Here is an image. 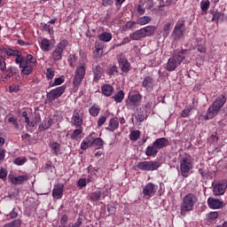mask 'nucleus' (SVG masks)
Listing matches in <instances>:
<instances>
[{"instance_id":"nucleus-21","label":"nucleus","mask_w":227,"mask_h":227,"mask_svg":"<svg viewBox=\"0 0 227 227\" xmlns=\"http://www.w3.org/2000/svg\"><path fill=\"white\" fill-rule=\"evenodd\" d=\"M118 62L121 72H129L130 70V63H129V60H127V59L120 57L118 59Z\"/></svg>"},{"instance_id":"nucleus-33","label":"nucleus","mask_w":227,"mask_h":227,"mask_svg":"<svg viewBox=\"0 0 227 227\" xmlns=\"http://www.w3.org/2000/svg\"><path fill=\"white\" fill-rule=\"evenodd\" d=\"M21 74H23V75H29V74L33 72V66L28 65L27 62L24 64V66H21Z\"/></svg>"},{"instance_id":"nucleus-50","label":"nucleus","mask_w":227,"mask_h":227,"mask_svg":"<svg viewBox=\"0 0 227 227\" xmlns=\"http://www.w3.org/2000/svg\"><path fill=\"white\" fill-rule=\"evenodd\" d=\"M95 49L98 54V52H100V51H102L104 49V43H100V42L97 41L95 43Z\"/></svg>"},{"instance_id":"nucleus-55","label":"nucleus","mask_w":227,"mask_h":227,"mask_svg":"<svg viewBox=\"0 0 227 227\" xmlns=\"http://www.w3.org/2000/svg\"><path fill=\"white\" fill-rule=\"evenodd\" d=\"M107 118L106 116H101L98 121V127H102L106 121Z\"/></svg>"},{"instance_id":"nucleus-17","label":"nucleus","mask_w":227,"mask_h":227,"mask_svg":"<svg viewBox=\"0 0 227 227\" xmlns=\"http://www.w3.org/2000/svg\"><path fill=\"white\" fill-rule=\"evenodd\" d=\"M142 86L146 90V91H153V88L155 86L153 78L150 76H146L145 78H144L142 82Z\"/></svg>"},{"instance_id":"nucleus-52","label":"nucleus","mask_w":227,"mask_h":227,"mask_svg":"<svg viewBox=\"0 0 227 227\" xmlns=\"http://www.w3.org/2000/svg\"><path fill=\"white\" fill-rule=\"evenodd\" d=\"M12 227H20L22 225V221L20 219H16L11 222Z\"/></svg>"},{"instance_id":"nucleus-6","label":"nucleus","mask_w":227,"mask_h":227,"mask_svg":"<svg viewBox=\"0 0 227 227\" xmlns=\"http://www.w3.org/2000/svg\"><path fill=\"white\" fill-rule=\"evenodd\" d=\"M185 23L184 21H178L171 34V38L174 42H180L185 37Z\"/></svg>"},{"instance_id":"nucleus-11","label":"nucleus","mask_w":227,"mask_h":227,"mask_svg":"<svg viewBox=\"0 0 227 227\" xmlns=\"http://www.w3.org/2000/svg\"><path fill=\"white\" fill-rule=\"evenodd\" d=\"M159 189V186L153 183H148L146 185L143 187V197L145 198V200H150V198H153V196H155V192H157V190Z\"/></svg>"},{"instance_id":"nucleus-26","label":"nucleus","mask_w":227,"mask_h":227,"mask_svg":"<svg viewBox=\"0 0 227 227\" xmlns=\"http://www.w3.org/2000/svg\"><path fill=\"white\" fill-rule=\"evenodd\" d=\"M41 49L44 52H49V51L52 49V44L51 43V41L47 38H43L41 41Z\"/></svg>"},{"instance_id":"nucleus-56","label":"nucleus","mask_w":227,"mask_h":227,"mask_svg":"<svg viewBox=\"0 0 227 227\" xmlns=\"http://www.w3.org/2000/svg\"><path fill=\"white\" fill-rule=\"evenodd\" d=\"M26 59L27 60L25 61H27V63H33V64L36 63V59L34 58L33 55H27Z\"/></svg>"},{"instance_id":"nucleus-60","label":"nucleus","mask_w":227,"mask_h":227,"mask_svg":"<svg viewBox=\"0 0 227 227\" xmlns=\"http://www.w3.org/2000/svg\"><path fill=\"white\" fill-rule=\"evenodd\" d=\"M0 70L1 72H4L6 70V62L0 59Z\"/></svg>"},{"instance_id":"nucleus-23","label":"nucleus","mask_w":227,"mask_h":227,"mask_svg":"<svg viewBox=\"0 0 227 227\" xmlns=\"http://www.w3.org/2000/svg\"><path fill=\"white\" fill-rule=\"evenodd\" d=\"M101 91L105 97H111L113 95V92L114 91V87L111 84H104L101 87Z\"/></svg>"},{"instance_id":"nucleus-36","label":"nucleus","mask_w":227,"mask_h":227,"mask_svg":"<svg viewBox=\"0 0 227 227\" xmlns=\"http://www.w3.org/2000/svg\"><path fill=\"white\" fill-rule=\"evenodd\" d=\"M141 137V131L139 130H133L129 134V138L131 141H137Z\"/></svg>"},{"instance_id":"nucleus-30","label":"nucleus","mask_w":227,"mask_h":227,"mask_svg":"<svg viewBox=\"0 0 227 227\" xmlns=\"http://www.w3.org/2000/svg\"><path fill=\"white\" fill-rule=\"evenodd\" d=\"M112 98L114 99L116 104H121L123 102V98H125V92L123 90H119Z\"/></svg>"},{"instance_id":"nucleus-1","label":"nucleus","mask_w":227,"mask_h":227,"mask_svg":"<svg viewBox=\"0 0 227 227\" xmlns=\"http://www.w3.org/2000/svg\"><path fill=\"white\" fill-rule=\"evenodd\" d=\"M187 50H182L179 51H175L173 56L168 59L166 70L168 72H173L182 65V61L185 59V53Z\"/></svg>"},{"instance_id":"nucleus-58","label":"nucleus","mask_w":227,"mask_h":227,"mask_svg":"<svg viewBox=\"0 0 227 227\" xmlns=\"http://www.w3.org/2000/svg\"><path fill=\"white\" fill-rule=\"evenodd\" d=\"M197 49H198L199 52H202V53L207 52V47L205 46V44H199L197 46Z\"/></svg>"},{"instance_id":"nucleus-20","label":"nucleus","mask_w":227,"mask_h":227,"mask_svg":"<svg viewBox=\"0 0 227 227\" xmlns=\"http://www.w3.org/2000/svg\"><path fill=\"white\" fill-rule=\"evenodd\" d=\"M223 203L224 202L214 198L207 199V205L209 208H213V209L222 208Z\"/></svg>"},{"instance_id":"nucleus-13","label":"nucleus","mask_w":227,"mask_h":227,"mask_svg":"<svg viewBox=\"0 0 227 227\" xmlns=\"http://www.w3.org/2000/svg\"><path fill=\"white\" fill-rule=\"evenodd\" d=\"M33 114V113H27V111H24L21 114V116L23 118H25V122L27 124L28 127H35L36 125V123H38V121H40V115L36 114L35 115V121H30L31 120V115Z\"/></svg>"},{"instance_id":"nucleus-27","label":"nucleus","mask_w":227,"mask_h":227,"mask_svg":"<svg viewBox=\"0 0 227 227\" xmlns=\"http://www.w3.org/2000/svg\"><path fill=\"white\" fill-rule=\"evenodd\" d=\"M129 37L131 38V40H136V41L141 40L142 38H145V34L143 32V28L136 30L135 32L129 35Z\"/></svg>"},{"instance_id":"nucleus-16","label":"nucleus","mask_w":227,"mask_h":227,"mask_svg":"<svg viewBox=\"0 0 227 227\" xmlns=\"http://www.w3.org/2000/svg\"><path fill=\"white\" fill-rule=\"evenodd\" d=\"M63 189H65V185L63 184H57L52 191V196L55 200H61L63 198Z\"/></svg>"},{"instance_id":"nucleus-43","label":"nucleus","mask_w":227,"mask_h":227,"mask_svg":"<svg viewBox=\"0 0 227 227\" xmlns=\"http://www.w3.org/2000/svg\"><path fill=\"white\" fill-rule=\"evenodd\" d=\"M104 145V140L100 137L94 138L91 140V146H102Z\"/></svg>"},{"instance_id":"nucleus-5","label":"nucleus","mask_w":227,"mask_h":227,"mask_svg":"<svg viewBox=\"0 0 227 227\" xmlns=\"http://www.w3.org/2000/svg\"><path fill=\"white\" fill-rule=\"evenodd\" d=\"M143 99V96L139 92L129 93L126 99V107L131 111H134L136 107H139L141 106V100Z\"/></svg>"},{"instance_id":"nucleus-54","label":"nucleus","mask_w":227,"mask_h":227,"mask_svg":"<svg viewBox=\"0 0 227 227\" xmlns=\"http://www.w3.org/2000/svg\"><path fill=\"white\" fill-rule=\"evenodd\" d=\"M199 173H200V175H201V176H203L204 178H208V176H210V174L208 173V171L203 170V168H200V169H199Z\"/></svg>"},{"instance_id":"nucleus-37","label":"nucleus","mask_w":227,"mask_h":227,"mask_svg":"<svg viewBox=\"0 0 227 227\" xmlns=\"http://www.w3.org/2000/svg\"><path fill=\"white\" fill-rule=\"evenodd\" d=\"M50 148L51 149L53 153H55V155H58V153H59V152L61 150V145L59 144H58L57 142H54L50 145Z\"/></svg>"},{"instance_id":"nucleus-14","label":"nucleus","mask_w":227,"mask_h":227,"mask_svg":"<svg viewBox=\"0 0 227 227\" xmlns=\"http://www.w3.org/2000/svg\"><path fill=\"white\" fill-rule=\"evenodd\" d=\"M9 181L13 184V185H20V184H24V182H27L29 176L27 175L14 176L13 175H9Z\"/></svg>"},{"instance_id":"nucleus-31","label":"nucleus","mask_w":227,"mask_h":227,"mask_svg":"<svg viewBox=\"0 0 227 227\" xmlns=\"http://www.w3.org/2000/svg\"><path fill=\"white\" fill-rule=\"evenodd\" d=\"M90 146H91V136H89L88 137L84 138L81 143L82 150H88Z\"/></svg>"},{"instance_id":"nucleus-64","label":"nucleus","mask_w":227,"mask_h":227,"mask_svg":"<svg viewBox=\"0 0 227 227\" xmlns=\"http://www.w3.org/2000/svg\"><path fill=\"white\" fill-rule=\"evenodd\" d=\"M145 8H143L142 5L137 6V13L139 15H145Z\"/></svg>"},{"instance_id":"nucleus-45","label":"nucleus","mask_w":227,"mask_h":227,"mask_svg":"<svg viewBox=\"0 0 227 227\" xmlns=\"http://www.w3.org/2000/svg\"><path fill=\"white\" fill-rule=\"evenodd\" d=\"M200 8H201L202 12H207L208 8H210V1H208V0L202 1L200 3Z\"/></svg>"},{"instance_id":"nucleus-22","label":"nucleus","mask_w":227,"mask_h":227,"mask_svg":"<svg viewBox=\"0 0 227 227\" xmlns=\"http://www.w3.org/2000/svg\"><path fill=\"white\" fill-rule=\"evenodd\" d=\"M158 153H159V151H158L155 144H153V143L152 145H148L145 149L146 157H157Z\"/></svg>"},{"instance_id":"nucleus-62","label":"nucleus","mask_w":227,"mask_h":227,"mask_svg":"<svg viewBox=\"0 0 227 227\" xmlns=\"http://www.w3.org/2000/svg\"><path fill=\"white\" fill-rule=\"evenodd\" d=\"M86 184H87L86 179L82 178L78 180L79 187H86Z\"/></svg>"},{"instance_id":"nucleus-39","label":"nucleus","mask_w":227,"mask_h":227,"mask_svg":"<svg viewBox=\"0 0 227 227\" xmlns=\"http://www.w3.org/2000/svg\"><path fill=\"white\" fill-rule=\"evenodd\" d=\"M89 113L91 116L97 117V116H98V114L100 113V108H98V106H92L90 108Z\"/></svg>"},{"instance_id":"nucleus-38","label":"nucleus","mask_w":227,"mask_h":227,"mask_svg":"<svg viewBox=\"0 0 227 227\" xmlns=\"http://www.w3.org/2000/svg\"><path fill=\"white\" fill-rule=\"evenodd\" d=\"M4 53L7 56H20V51L18 50L4 49Z\"/></svg>"},{"instance_id":"nucleus-15","label":"nucleus","mask_w":227,"mask_h":227,"mask_svg":"<svg viewBox=\"0 0 227 227\" xmlns=\"http://www.w3.org/2000/svg\"><path fill=\"white\" fill-rule=\"evenodd\" d=\"M72 120L75 127H81L82 125V112L81 110H74Z\"/></svg>"},{"instance_id":"nucleus-35","label":"nucleus","mask_w":227,"mask_h":227,"mask_svg":"<svg viewBox=\"0 0 227 227\" xmlns=\"http://www.w3.org/2000/svg\"><path fill=\"white\" fill-rule=\"evenodd\" d=\"M52 123H53V121L52 119H50V120H43L42 124H41V127L43 129V130H47L49 129V128H51L52 126Z\"/></svg>"},{"instance_id":"nucleus-9","label":"nucleus","mask_w":227,"mask_h":227,"mask_svg":"<svg viewBox=\"0 0 227 227\" xmlns=\"http://www.w3.org/2000/svg\"><path fill=\"white\" fill-rule=\"evenodd\" d=\"M160 166L159 161H140L137 168L141 171H155V169H159Z\"/></svg>"},{"instance_id":"nucleus-12","label":"nucleus","mask_w":227,"mask_h":227,"mask_svg":"<svg viewBox=\"0 0 227 227\" xmlns=\"http://www.w3.org/2000/svg\"><path fill=\"white\" fill-rule=\"evenodd\" d=\"M226 189H227V181L223 180L213 186V192L214 194H215V196H223V194L226 192Z\"/></svg>"},{"instance_id":"nucleus-41","label":"nucleus","mask_w":227,"mask_h":227,"mask_svg":"<svg viewBox=\"0 0 227 227\" xmlns=\"http://www.w3.org/2000/svg\"><path fill=\"white\" fill-rule=\"evenodd\" d=\"M27 160V159H26V157H18L13 160V162L16 164V166H24Z\"/></svg>"},{"instance_id":"nucleus-40","label":"nucleus","mask_w":227,"mask_h":227,"mask_svg":"<svg viewBox=\"0 0 227 227\" xmlns=\"http://www.w3.org/2000/svg\"><path fill=\"white\" fill-rule=\"evenodd\" d=\"M16 63L18 65H20V67L21 68V67H24V65H26L27 63V61H26V59H24V57H22V53H20V55H16Z\"/></svg>"},{"instance_id":"nucleus-2","label":"nucleus","mask_w":227,"mask_h":227,"mask_svg":"<svg viewBox=\"0 0 227 227\" xmlns=\"http://www.w3.org/2000/svg\"><path fill=\"white\" fill-rule=\"evenodd\" d=\"M224 104H226V97L223 95L218 96L213 104L208 107L205 115V120H212V118L217 116L221 109H223Z\"/></svg>"},{"instance_id":"nucleus-57","label":"nucleus","mask_w":227,"mask_h":227,"mask_svg":"<svg viewBox=\"0 0 227 227\" xmlns=\"http://www.w3.org/2000/svg\"><path fill=\"white\" fill-rule=\"evenodd\" d=\"M11 215V219H17V217H19V213L17 212V210H15V208H12V210L10 213Z\"/></svg>"},{"instance_id":"nucleus-42","label":"nucleus","mask_w":227,"mask_h":227,"mask_svg":"<svg viewBox=\"0 0 227 227\" xmlns=\"http://www.w3.org/2000/svg\"><path fill=\"white\" fill-rule=\"evenodd\" d=\"M169 29H171V23L168 22L163 26V36L168 38L169 35Z\"/></svg>"},{"instance_id":"nucleus-63","label":"nucleus","mask_w":227,"mask_h":227,"mask_svg":"<svg viewBox=\"0 0 227 227\" xmlns=\"http://www.w3.org/2000/svg\"><path fill=\"white\" fill-rule=\"evenodd\" d=\"M7 176H8V174L6 173V170H4L3 168L0 169V178H2V180H4Z\"/></svg>"},{"instance_id":"nucleus-47","label":"nucleus","mask_w":227,"mask_h":227,"mask_svg":"<svg viewBox=\"0 0 227 227\" xmlns=\"http://www.w3.org/2000/svg\"><path fill=\"white\" fill-rule=\"evenodd\" d=\"M47 79H54V69L52 67H48L46 69Z\"/></svg>"},{"instance_id":"nucleus-61","label":"nucleus","mask_w":227,"mask_h":227,"mask_svg":"<svg viewBox=\"0 0 227 227\" xmlns=\"http://www.w3.org/2000/svg\"><path fill=\"white\" fill-rule=\"evenodd\" d=\"M118 67L116 66H113L108 69V75H114V73L116 72Z\"/></svg>"},{"instance_id":"nucleus-48","label":"nucleus","mask_w":227,"mask_h":227,"mask_svg":"<svg viewBox=\"0 0 227 227\" xmlns=\"http://www.w3.org/2000/svg\"><path fill=\"white\" fill-rule=\"evenodd\" d=\"M192 110V108L186 106L181 113V116L183 118H187V116H189V114H191V111Z\"/></svg>"},{"instance_id":"nucleus-53","label":"nucleus","mask_w":227,"mask_h":227,"mask_svg":"<svg viewBox=\"0 0 227 227\" xmlns=\"http://www.w3.org/2000/svg\"><path fill=\"white\" fill-rule=\"evenodd\" d=\"M136 24H137V21H132V20H130V21H128V22L126 23L125 27H126V29H132V27H134V26H135Z\"/></svg>"},{"instance_id":"nucleus-46","label":"nucleus","mask_w":227,"mask_h":227,"mask_svg":"<svg viewBox=\"0 0 227 227\" xmlns=\"http://www.w3.org/2000/svg\"><path fill=\"white\" fill-rule=\"evenodd\" d=\"M65 82V78L60 76L59 78H55V81L51 83V86H59V84H63Z\"/></svg>"},{"instance_id":"nucleus-10","label":"nucleus","mask_w":227,"mask_h":227,"mask_svg":"<svg viewBox=\"0 0 227 227\" xmlns=\"http://www.w3.org/2000/svg\"><path fill=\"white\" fill-rule=\"evenodd\" d=\"M65 90H67V87L65 85H62L50 90L46 95L48 102H54V100L59 98V97H61V95L65 93Z\"/></svg>"},{"instance_id":"nucleus-59","label":"nucleus","mask_w":227,"mask_h":227,"mask_svg":"<svg viewBox=\"0 0 227 227\" xmlns=\"http://www.w3.org/2000/svg\"><path fill=\"white\" fill-rule=\"evenodd\" d=\"M217 217H219V213L217 212L209 213V216H208L209 219L215 220V219H217Z\"/></svg>"},{"instance_id":"nucleus-8","label":"nucleus","mask_w":227,"mask_h":227,"mask_svg":"<svg viewBox=\"0 0 227 227\" xmlns=\"http://www.w3.org/2000/svg\"><path fill=\"white\" fill-rule=\"evenodd\" d=\"M68 46V41L62 40L60 43L57 45L55 50L52 52V59L53 61H61L63 59V51Z\"/></svg>"},{"instance_id":"nucleus-49","label":"nucleus","mask_w":227,"mask_h":227,"mask_svg":"<svg viewBox=\"0 0 227 227\" xmlns=\"http://www.w3.org/2000/svg\"><path fill=\"white\" fill-rule=\"evenodd\" d=\"M9 123H12L14 125V129H16V130H19V121H17V119H15L14 117H10L8 119Z\"/></svg>"},{"instance_id":"nucleus-51","label":"nucleus","mask_w":227,"mask_h":227,"mask_svg":"<svg viewBox=\"0 0 227 227\" xmlns=\"http://www.w3.org/2000/svg\"><path fill=\"white\" fill-rule=\"evenodd\" d=\"M153 100H155L154 98H149V100L146 102L145 107L146 109V111H150V109L152 108V106L153 104Z\"/></svg>"},{"instance_id":"nucleus-44","label":"nucleus","mask_w":227,"mask_h":227,"mask_svg":"<svg viewBox=\"0 0 227 227\" xmlns=\"http://www.w3.org/2000/svg\"><path fill=\"white\" fill-rule=\"evenodd\" d=\"M82 134V128L74 129L73 134L71 135V139L75 141V139H77V137H79V136H81Z\"/></svg>"},{"instance_id":"nucleus-18","label":"nucleus","mask_w":227,"mask_h":227,"mask_svg":"<svg viewBox=\"0 0 227 227\" xmlns=\"http://www.w3.org/2000/svg\"><path fill=\"white\" fill-rule=\"evenodd\" d=\"M153 145H154V146H156L158 151L162 150V148H166V146H169V140H168V138H166V137L157 138L153 142Z\"/></svg>"},{"instance_id":"nucleus-3","label":"nucleus","mask_w":227,"mask_h":227,"mask_svg":"<svg viewBox=\"0 0 227 227\" xmlns=\"http://www.w3.org/2000/svg\"><path fill=\"white\" fill-rule=\"evenodd\" d=\"M198 203V197L192 193H188L183 198V201L180 206L181 215H187L189 212L194 210V205Z\"/></svg>"},{"instance_id":"nucleus-19","label":"nucleus","mask_w":227,"mask_h":227,"mask_svg":"<svg viewBox=\"0 0 227 227\" xmlns=\"http://www.w3.org/2000/svg\"><path fill=\"white\" fill-rule=\"evenodd\" d=\"M209 13L212 15V22L219 24V22H223V20H224V14L219 11H210Z\"/></svg>"},{"instance_id":"nucleus-24","label":"nucleus","mask_w":227,"mask_h":227,"mask_svg":"<svg viewBox=\"0 0 227 227\" xmlns=\"http://www.w3.org/2000/svg\"><path fill=\"white\" fill-rule=\"evenodd\" d=\"M118 127H120V121H118V118L115 117V118L110 119L108 127L106 129L111 132H114V130H116Z\"/></svg>"},{"instance_id":"nucleus-34","label":"nucleus","mask_w":227,"mask_h":227,"mask_svg":"<svg viewBox=\"0 0 227 227\" xmlns=\"http://www.w3.org/2000/svg\"><path fill=\"white\" fill-rule=\"evenodd\" d=\"M89 196L91 201H98L102 196V192L96 191L94 192H91Z\"/></svg>"},{"instance_id":"nucleus-7","label":"nucleus","mask_w":227,"mask_h":227,"mask_svg":"<svg viewBox=\"0 0 227 227\" xmlns=\"http://www.w3.org/2000/svg\"><path fill=\"white\" fill-rule=\"evenodd\" d=\"M86 75V65L80 64L74 73V77L73 81L74 86H81V82H82V79H84Z\"/></svg>"},{"instance_id":"nucleus-28","label":"nucleus","mask_w":227,"mask_h":227,"mask_svg":"<svg viewBox=\"0 0 227 227\" xmlns=\"http://www.w3.org/2000/svg\"><path fill=\"white\" fill-rule=\"evenodd\" d=\"M152 22V18L149 16H144L137 19V24L138 26H146V24H150Z\"/></svg>"},{"instance_id":"nucleus-32","label":"nucleus","mask_w":227,"mask_h":227,"mask_svg":"<svg viewBox=\"0 0 227 227\" xmlns=\"http://www.w3.org/2000/svg\"><path fill=\"white\" fill-rule=\"evenodd\" d=\"M98 39L101 42H111V40H113V35L111 33L104 32L98 35Z\"/></svg>"},{"instance_id":"nucleus-4","label":"nucleus","mask_w":227,"mask_h":227,"mask_svg":"<svg viewBox=\"0 0 227 227\" xmlns=\"http://www.w3.org/2000/svg\"><path fill=\"white\" fill-rule=\"evenodd\" d=\"M179 164L181 175L184 176V178H187L191 169L194 168V159H192V156L186 154L180 158Z\"/></svg>"},{"instance_id":"nucleus-29","label":"nucleus","mask_w":227,"mask_h":227,"mask_svg":"<svg viewBox=\"0 0 227 227\" xmlns=\"http://www.w3.org/2000/svg\"><path fill=\"white\" fill-rule=\"evenodd\" d=\"M93 73H94V82H98V81H100V79H102V69H100L99 66H97L94 69H93Z\"/></svg>"},{"instance_id":"nucleus-25","label":"nucleus","mask_w":227,"mask_h":227,"mask_svg":"<svg viewBox=\"0 0 227 227\" xmlns=\"http://www.w3.org/2000/svg\"><path fill=\"white\" fill-rule=\"evenodd\" d=\"M156 30H157V27L155 26H147V27H142V31L145 38L146 36H152L153 35H154Z\"/></svg>"}]
</instances>
